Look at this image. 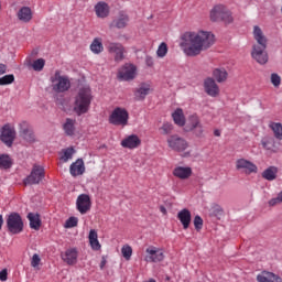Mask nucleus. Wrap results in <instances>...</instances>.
Here are the masks:
<instances>
[{"instance_id": "473e14b6", "label": "nucleus", "mask_w": 282, "mask_h": 282, "mask_svg": "<svg viewBox=\"0 0 282 282\" xmlns=\"http://www.w3.org/2000/svg\"><path fill=\"white\" fill-rule=\"evenodd\" d=\"M28 219L30 221V228L33 230H39L41 228V216H39V214L29 213Z\"/></svg>"}, {"instance_id": "a18cd8bd", "label": "nucleus", "mask_w": 282, "mask_h": 282, "mask_svg": "<svg viewBox=\"0 0 282 282\" xmlns=\"http://www.w3.org/2000/svg\"><path fill=\"white\" fill-rule=\"evenodd\" d=\"M14 83V75H6L0 78V85H12Z\"/></svg>"}, {"instance_id": "39448f33", "label": "nucleus", "mask_w": 282, "mask_h": 282, "mask_svg": "<svg viewBox=\"0 0 282 282\" xmlns=\"http://www.w3.org/2000/svg\"><path fill=\"white\" fill-rule=\"evenodd\" d=\"M108 122L115 127H127L129 124V111L122 107L115 108L108 118Z\"/></svg>"}, {"instance_id": "423d86ee", "label": "nucleus", "mask_w": 282, "mask_h": 282, "mask_svg": "<svg viewBox=\"0 0 282 282\" xmlns=\"http://www.w3.org/2000/svg\"><path fill=\"white\" fill-rule=\"evenodd\" d=\"M51 83L53 90H55L57 94H63L65 91H68L72 87V83L69 82V78L62 76L61 70H56L54 76L51 77Z\"/></svg>"}, {"instance_id": "a19ab883", "label": "nucleus", "mask_w": 282, "mask_h": 282, "mask_svg": "<svg viewBox=\"0 0 282 282\" xmlns=\"http://www.w3.org/2000/svg\"><path fill=\"white\" fill-rule=\"evenodd\" d=\"M271 129L274 133V137L278 140H282V124L281 123H272Z\"/></svg>"}, {"instance_id": "9d476101", "label": "nucleus", "mask_w": 282, "mask_h": 282, "mask_svg": "<svg viewBox=\"0 0 282 282\" xmlns=\"http://www.w3.org/2000/svg\"><path fill=\"white\" fill-rule=\"evenodd\" d=\"M164 249L150 246L145 249L144 261L147 263H162L164 261Z\"/></svg>"}, {"instance_id": "1a4fd4ad", "label": "nucleus", "mask_w": 282, "mask_h": 282, "mask_svg": "<svg viewBox=\"0 0 282 282\" xmlns=\"http://www.w3.org/2000/svg\"><path fill=\"white\" fill-rule=\"evenodd\" d=\"M166 142L169 149H171V151H176V153H182L188 149V141L178 134L167 137Z\"/></svg>"}, {"instance_id": "bb28decb", "label": "nucleus", "mask_w": 282, "mask_h": 282, "mask_svg": "<svg viewBox=\"0 0 282 282\" xmlns=\"http://www.w3.org/2000/svg\"><path fill=\"white\" fill-rule=\"evenodd\" d=\"M151 94V85L141 84L140 87L135 90L134 96L137 100H144L147 96Z\"/></svg>"}, {"instance_id": "f257e3e1", "label": "nucleus", "mask_w": 282, "mask_h": 282, "mask_svg": "<svg viewBox=\"0 0 282 282\" xmlns=\"http://www.w3.org/2000/svg\"><path fill=\"white\" fill-rule=\"evenodd\" d=\"M215 45V34L209 31L185 32L181 47L186 56H199Z\"/></svg>"}, {"instance_id": "a211bd4d", "label": "nucleus", "mask_w": 282, "mask_h": 282, "mask_svg": "<svg viewBox=\"0 0 282 282\" xmlns=\"http://www.w3.org/2000/svg\"><path fill=\"white\" fill-rule=\"evenodd\" d=\"M141 144L142 140H140V137H138V134L128 135L121 141V147H123V149H138V147H140Z\"/></svg>"}, {"instance_id": "a878e982", "label": "nucleus", "mask_w": 282, "mask_h": 282, "mask_svg": "<svg viewBox=\"0 0 282 282\" xmlns=\"http://www.w3.org/2000/svg\"><path fill=\"white\" fill-rule=\"evenodd\" d=\"M62 259L68 265H74V264H76V261H78V251H76V249H68V250H66V252L62 257Z\"/></svg>"}, {"instance_id": "2f4dec72", "label": "nucleus", "mask_w": 282, "mask_h": 282, "mask_svg": "<svg viewBox=\"0 0 282 282\" xmlns=\"http://www.w3.org/2000/svg\"><path fill=\"white\" fill-rule=\"evenodd\" d=\"M172 118L175 124H177L178 127H184V124H186V119L184 118V110H182L181 108H177L172 113Z\"/></svg>"}, {"instance_id": "0eeeda50", "label": "nucleus", "mask_w": 282, "mask_h": 282, "mask_svg": "<svg viewBox=\"0 0 282 282\" xmlns=\"http://www.w3.org/2000/svg\"><path fill=\"white\" fill-rule=\"evenodd\" d=\"M45 180V167L41 165H33L30 175L23 180L24 186H34Z\"/></svg>"}, {"instance_id": "13d9d810", "label": "nucleus", "mask_w": 282, "mask_h": 282, "mask_svg": "<svg viewBox=\"0 0 282 282\" xmlns=\"http://www.w3.org/2000/svg\"><path fill=\"white\" fill-rule=\"evenodd\" d=\"M160 210H161V213H162L163 215H166V207L161 206V207H160Z\"/></svg>"}, {"instance_id": "6e6552de", "label": "nucleus", "mask_w": 282, "mask_h": 282, "mask_svg": "<svg viewBox=\"0 0 282 282\" xmlns=\"http://www.w3.org/2000/svg\"><path fill=\"white\" fill-rule=\"evenodd\" d=\"M7 228L11 235L23 232V218H21L19 213H11L7 216Z\"/></svg>"}, {"instance_id": "4468645a", "label": "nucleus", "mask_w": 282, "mask_h": 282, "mask_svg": "<svg viewBox=\"0 0 282 282\" xmlns=\"http://www.w3.org/2000/svg\"><path fill=\"white\" fill-rule=\"evenodd\" d=\"M14 138H17V131H14V128L10 127V124H6L1 129V142H3L7 147H10L14 142Z\"/></svg>"}, {"instance_id": "e433bc0d", "label": "nucleus", "mask_w": 282, "mask_h": 282, "mask_svg": "<svg viewBox=\"0 0 282 282\" xmlns=\"http://www.w3.org/2000/svg\"><path fill=\"white\" fill-rule=\"evenodd\" d=\"M12 166V159L8 154L0 155V169H10Z\"/></svg>"}, {"instance_id": "603ef678", "label": "nucleus", "mask_w": 282, "mask_h": 282, "mask_svg": "<svg viewBox=\"0 0 282 282\" xmlns=\"http://www.w3.org/2000/svg\"><path fill=\"white\" fill-rule=\"evenodd\" d=\"M145 64L148 67H153V65H155V61L153 59L152 56H147L145 57Z\"/></svg>"}, {"instance_id": "dca6fc26", "label": "nucleus", "mask_w": 282, "mask_h": 282, "mask_svg": "<svg viewBox=\"0 0 282 282\" xmlns=\"http://www.w3.org/2000/svg\"><path fill=\"white\" fill-rule=\"evenodd\" d=\"M204 89L205 94L210 96V98H217V96H219V85H217V82H215V78L213 77H207L204 80Z\"/></svg>"}, {"instance_id": "7ed1b4c3", "label": "nucleus", "mask_w": 282, "mask_h": 282, "mask_svg": "<svg viewBox=\"0 0 282 282\" xmlns=\"http://www.w3.org/2000/svg\"><path fill=\"white\" fill-rule=\"evenodd\" d=\"M94 100V95L91 94V88L82 87L74 97L73 111L76 116H85L89 113L91 109V101Z\"/></svg>"}, {"instance_id": "4d7b16f0", "label": "nucleus", "mask_w": 282, "mask_h": 282, "mask_svg": "<svg viewBox=\"0 0 282 282\" xmlns=\"http://www.w3.org/2000/svg\"><path fill=\"white\" fill-rule=\"evenodd\" d=\"M214 135H216V138H219V135H221V131L215 130V131H214Z\"/></svg>"}, {"instance_id": "c756f323", "label": "nucleus", "mask_w": 282, "mask_h": 282, "mask_svg": "<svg viewBox=\"0 0 282 282\" xmlns=\"http://www.w3.org/2000/svg\"><path fill=\"white\" fill-rule=\"evenodd\" d=\"M90 52H93V54H102V52H105L101 37H95L93 40L90 44Z\"/></svg>"}, {"instance_id": "f03ea898", "label": "nucleus", "mask_w": 282, "mask_h": 282, "mask_svg": "<svg viewBox=\"0 0 282 282\" xmlns=\"http://www.w3.org/2000/svg\"><path fill=\"white\" fill-rule=\"evenodd\" d=\"M253 37L257 41V44L253 45L252 58L257 61L260 65H265L268 63V37L263 34V31L259 26H253Z\"/></svg>"}, {"instance_id": "2eb2a0df", "label": "nucleus", "mask_w": 282, "mask_h": 282, "mask_svg": "<svg viewBox=\"0 0 282 282\" xmlns=\"http://www.w3.org/2000/svg\"><path fill=\"white\" fill-rule=\"evenodd\" d=\"M236 170L242 171V173H247V175H250L252 173H257L258 167L251 161H248L246 159H238L236 161Z\"/></svg>"}, {"instance_id": "8fccbe9b", "label": "nucleus", "mask_w": 282, "mask_h": 282, "mask_svg": "<svg viewBox=\"0 0 282 282\" xmlns=\"http://www.w3.org/2000/svg\"><path fill=\"white\" fill-rule=\"evenodd\" d=\"M39 263H41V257H39V253L33 254L31 260L32 268H37Z\"/></svg>"}, {"instance_id": "b1692460", "label": "nucleus", "mask_w": 282, "mask_h": 282, "mask_svg": "<svg viewBox=\"0 0 282 282\" xmlns=\"http://www.w3.org/2000/svg\"><path fill=\"white\" fill-rule=\"evenodd\" d=\"M129 25V15L124 12H120L119 15L112 21V26L118 30H122Z\"/></svg>"}, {"instance_id": "49530a36", "label": "nucleus", "mask_w": 282, "mask_h": 282, "mask_svg": "<svg viewBox=\"0 0 282 282\" xmlns=\"http://www.w3.org/2000/svg\"><path fill=\"white\" fill-rule=\"evenodd\" d=\"M189 131H193V133H194V135H196V138H202V135H204V126H202V123H200Z\"/></svg>"}, {"instance_id": "6e6d98bb", "label": "nucleus", "mask_w": 282, "mask_h": 282, "mask_svg": "<svg viewBox=\"0 0 282 282\" xmlns=\"http://www.w3.org/2000/svg\"><path fill=\"white\" fill-rule=\"evenodd\" d=\"M8 72V66L6 64H0V76H3Z\"/></svg>"}, {"instance_id": "72a5a7b5", "label": "nucleus", "mask_w": 282, "mask_h": 282, "mask_svg": "<svg viewBox=\"0 0 282 282\" xmlns=\"http://www.w3.org/2000/svg\"><path fill=\"white\" fill-rule=\"evenodd\" d=\"M278 173L279 169H276L275 166H270L262 172V177L263 180H268V182H273Z\"/></svg>"}, {"instance_id": "7c9ffc66", "label": "nucleus", "mask_w": 282, "mask_h": 282, "mask_svg": "<svg viewBox=\"0 0 282 282\" xmlns=\"http://www.w3.org/2000/svg\"><path fill=\"white\" fill-rule=\"evenodd\" d=\"M89 243H90V248L93 250H100L101 246H100V241H98V231H96L95 229H91L89 231Z\"/></svg>"}, {"instance_id": "ddd939ff", "label": "nucleus", "mask_w": 282, "mask_h": 282, "mask_svg": "<svg viewBox=\"0 0 282 282\" xmlns=\"http://www.w3.org/2000/svg\"><path fill=\"white\" fill-rule=\"evenodd\" d=\"M76 207L80 215H87L91 210V198L87 194H80L76 200Z\"/></svg>"}, {"instance_id": "393cba45", "label": "nucleus", "mask_w": 282, "mask_h": 282, "mask_svg": "<svg viewBox=\"0 0 282 282\" xmlns=\"http://www.w3.org/2000/svg\"><path fill=\"white\" fill-rule=\"evenodd\" d=\"M19 21L22 23H30L33 18L32 9L30 7H22L17 14Z\"/></svg>"}, {"instance_id": "9b49d317", "label": "nucleus", "mask_w": 282, "mask_h": 282, "mask_svg": "<svg viewBox=\"0 0 282 282\" xmlns=\"http://www.w3.org/2000/svg\"><path fill=\"white\" fill-rule=\"evenodd\" d=\"M107 51L108 54L113 57L115 63H122V61H124V54L127 53V50L121 43L109 42L107 45Z\"/></svg>"}, {"instance_id": "58836bf2", "label": "nucleus", "mask_w": 282, "mask_h": 282, "mask_svg": "<svg viewBox=\"0 0 282 282\" xmlns=\"http://www.w3.org/2000/svg\"><path fill=\"white\" fill-rule=\"evenodd\" d=\"M169 54V45L165 42L161 43L156 50V56L159 58H164Z\"/></svg>"}, {"instance_id": "f704fd0d", "label": "nucleus", "mask_w": 282, "mask_h": 282, "mask_svg": "<svg viewBox=\"0 0 282 282\" xmlns=\"http://www.w3.org/2000/svg\"><path fill=\"white\" fill-rule=\"evenodd\" d=\"M63 155L59 158L62 162H69L72 158H74V153H76V150L74 148H67L62 150Z\"/></svg>"}, {"instance_id": "6ab92c4d", "label": "nucleus", "mask_w": 282, "mask_h": 282, "mask_svg": "<svg viewBox=\"0 0 282 282\" xmlns=\"http://www.w3.org/2000/svg\"><path fill=\"white\" fill-rule=\"evenodd\" d=\"M177 219L181 221L183 229L188 230L191 226V221L193 219V216L191 215V210L184 208L181 212L177 213Z\"/></svg>"}, {"instance_id": "aec40b11", "label": "nucleus", "mask_w": 282, "mask_h": 282, "mask_svg": "<svg viewBox=\"0 0 282 282\" xmlns=\"http://www.w3.org/2000/svg\"><path fill=\"white\" fill-rule=\"evenodd\" d=\"M20 137L26 142H34V132L25 121L20 123Z\"/></svg>"}, {"instance_id": "5fc2aeb1", "label": "nucleus", "mask_w": 282, "mask_h": 282, "mask_svg": "<svg viewBox=\"0 0 282 282\" xmlns=\"http://www.w3.org/2000/svg\"><path fill=\"white\" fill-rule=\"evenodd\" d=\"M278 204H282L278 196L269 200V206H276Z\"/></svg>"}, {"instance_id": "de8ad7c7", "label": "nucleus", "mask_w": 282, "mask_h": 282, "mask_svg": "<svg viewBox=\"0 0 282 282\" xmlns=\"http://www.w3.org/2000/svg\"><path fill=\"white\" fill-rule=\"evenodd\" d=\"M194 228L196 230H202V228H204V219H202L199 216L194 217Z\"/></svg>"}, {"instance_id": "c03bdc74", "label": "nucleus", "mask_w": 282, "mask_h": 282, "mask_svg": "<svg viewBox=\"0 0 282 282\" xmlns=\"http://www.w3.org/2000/svg\"><path fill=\"white\" fill-rule=\"evenodd\" d=\"M76 226H78V219L72 216L66 220L64 228H76Z\"/></svg>"}, {"instance_id": "37998d69", "label": "nucleus", "mask_w": 282, "mask_h": 282, "mask_svg": "<svg viewBox=\"0 0 282 282\" xmlns=\"http://www.w3.org/2000/svg\"><path fill=\"white\" fill-rule=\"evenodd\" d=\"M32 67L34 72H43V67H45V59L39 58L33 62Z\"/></svg>"}, {"instance_id": "5701e85b", "label": "nucleus", "mask_w": 282, "mask_h": 282, "mask_svg": "<svg viewBox=\"0 0 282 282\" xmlns=\"http://www.w3.org/2000/svg\"><path fill=\"white\" fill-rule=\"evenodd\" d=\"M174 177H177L178 180H188L191 175H193V169L188 166H176L173 170Z\"/></svg>"}, {"instance_id": "20e7f679", "label": "nucleus", "mask_w": 282, "mask_h": 282, "mask_svg": "<svg viewBox=\"0 0 282 282\" xmlns=\"http://www.w3.org/2000/svg\"><path fill=\"white\" fill-rule=\"evenodd\" d=\"M209 19L214 23L219 21H223L224 23H232V13L226 6L217 4L210 10Z\"/></svg>"}, {"instance_id": "09e8293b", "label": "nucleus", "mask_w": 282, "mask_h": 282, "mask_svg": "<svg viewBox=\"0 0 282 282\" xmlns=\"http://www.w3.org/2000/svg\"><path fill=\"white\" fill-rule=\"evenodd\" d=\"M271 83L273 86L279 87L281 85V76L276 73L271 74Z\"/></svg>"}, {"instance_id": "c85d7f7f", "label": "nucleus", "mask_w": 282, "mask_h": 282, "mask_svg": "<svg viewBox=\"0 0 282 282\" xmlns=\"http://www.w3.org/2000/svg\"><path fill=\"white\" fill-rule=\"evenodd\" d=\"M213 78L218 83H226L228 80V72L226 68H215L213 70Z\"/></svg>"}, {"instance_id": "4be33fe9", "label": "nucleus", "mask_w": 282, "mask_h": 282, "mask_svg": "<svg viewBox=\"0 0 282 282\" xmlns=\"http://www.w3.org/2000/svg\"><path fill=\"white\" fill-rule=\"evenodd\" d=\"M258 282H282L281 276L270 271H262L257 275Z\"/></svg>"}, {"instance_id": "c9c22d12", "label": "nucleus", "mask_w": 282, "mask_h": 282, "mask_svg": "<svg viewBox=\"0 0 282 282\" xmlns=\"http://www.w3.org/2000/svg\"><path fill=\"white\" fill-rule=\"evenodd\" d=\"M199 124H202V121H199V117L197 115L189 116L187 123L188 131L195 129V127H199Z\"/></svg>"}, {"instance_id": "680f3d73", "label": "nucleus", "mask_w": 282, "mask_h": 282, "mask_svg": "<svg viewBox=\"0 0 282 282\" xmlns=\"http://www.w3.org/2000/svg\"><path fill=\"white\" fill-rule=\"evenodd\" d=\"M278 198L282 202V191L278 194Z\"/></svg>"}, {"instance_id": "bf43d9fd", "label": "nucleus", "mask_w": 282, "mask_h": 282, "mask_svg": "<svg viewBox=\"0 0 282 282\" xmlns=\"http://www.w3.org/2000/svg\"><path fill=\"white\" fill-rule=\"evenodd\" d=\"M3 228V215H0V230Z\"/></svg>"}, {"instance_id": "3c124183", "label": "nucleus", "mask_w": 282, "mask_h": 282, "mask_svg": "<svg viewBox=\"0 0 282 282\" xmlns=\"http://www.w3.org/2000/svg\"><path fill=\"white\" fill-rule=\"evenodd\" d=\"M212 213L213 215H221V213H224V209L221 208V206L214 204L212 206Z\"/></svg>"}, {"instance_id": "052dcab7", "label": "nucleus", "mask_w": 282, "mask_h": 282, "mask_svg": "<svg viewBox=\"0 0 282 282\" xmlns=\"http://www.w3.org/2000/svg\"><path fill=\"white\" fill-rule=\"evenodd\" d=\"M107 263V261L102 260L101 263H100V268L101 270L105 268V264Z\"/></svg>"}, {"instance_id": "79ce46f5", "label": "nucleus", "mask_w": 282, "mask_h": 282, "mask_svg": "<svg viewBox=\"0 0 282 282\" xmlns=\"http://www.w3.org/2000/svg\"><path fill=\"white\" fill-rule=\"evenodd\" d=\"M160 131H161L162 135H171V133H173V124L165 122L160 128Z\"/></svg>"}, {"instance_id": "f3484780", "label": "nucleus", "mask_w": 282, "mask_h": 282, "mask_svg": "<svg viewBox=\"0 0 282 282\" xmlns=\"http://www.w3.org/2000/svg\"><path fill=\"white\" fill-rule=\"evenodd\" d=\"M69 173L72 177H78L85 175V161L83 159H77L69 166Z\"/></svg>"}, {"instance_id": "f8f14e48", "label": "nucleus", "mask_w": 282, "mask_h": 282, "mask_svg": "<svg viewBox=\"0 0 282 282\" xmlns=\"http://www.w3.org/2000/svg\"><path fill=\"white\" fill-rule=\"evenodd\" d=\"M135 72H138L135 65L124 64L121 68H119L117 77L119 80H133V78H135Z\"/></svg>"}, {"instance_id": "ea45409f", "label": "nucleus", "mask_w": 282, "mask_h": 282, "mask_svg": "<svg viewBox=\"0 0 282 282\" xmlns=\"http://www.w3.org/2000/svg\"><path fill=\"white\" fill-rule=\"evenodd\" d=\"M121 254L126 259V261H129L133 254V248H131V246L129 245H124L121 248Z\"/></svg>"}, {"instance_id": "412c9836", "label": "nucleus", "mask_w": 282, "mask_h": 282, "mask_svg": "<svg viewBox=\"0 0 282 282\" xmlns=\"http://www.w3.org/2000/svg\"><path fill=\"white\" fill-rule=\"evenodd\" d=\"M109 4L105 1H99L95 4V14L98 19H107L109 17Z\"/></svg>"}, {"instance_id": "864d4df0", "label": "nucleus", "mask_w": 282, "mask_h": 282, "mask_svg": "<svg viewBox=\"0 0 282 282\" xmlns=\"http://www.w3.org/2000/svg\"><path fill=\"white\" fill-rule=\"evenodd\" d=\"M0 281H8V270L0 271Z\"/></svg>"}, {"instance_id": "cd10ccee", "label": "nucleus", "mask_w": 282, "mask_h": 282, "mask_svg": "<svg viewBox=\"0 0 282 282\" xmlns=\"http://www.w3.org/2000/svg\"><path fill=\"white\" fill-rule=\"evenodd\" d=\"M63 130L66 135H74L76 133V119L67 118L63 123Z\"/></svg>"}, {"instance_id": "4c0bfd02", "label": "nucleus", "mask_w": 282, "mask_h": 282, "mask_svg": "<svg viewBox=\"0 0 282 282\" xmlns=\"http://www.w3.org/2000/svg\"><path fill=\"white\" fill-rule=\"evenodd\" d=\"M262 148L265 151H274V139L272 138H264L261 140Z\"/></svg>"}]
</instances>
